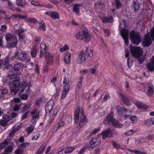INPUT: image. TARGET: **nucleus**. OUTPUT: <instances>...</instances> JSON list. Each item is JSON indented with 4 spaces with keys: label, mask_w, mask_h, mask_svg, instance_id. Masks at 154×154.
<instances>
[{
    "label": "nucleus",
    "mask_w": 154,
    "mask_h": 154,
    "mask_svg": "<svg viewBox=\"0 0 154 154\" xmlns=\"http://www.w3.org/2000/svg\"><path fill=\"white\" fill-rule=\"evenodd\" d=\"M45 146L44 145H42L39 148L37 151V153H39L40 154H42L43 151L45 149Z\"/></svg>",
    "instance_id": "nucleus-47"
},
{
    "label": "nucleus",
    "mask_w": 154,
    "mask_h": 154,
    "mask_svg": "<svg viewBox=\"0 0 154 154\" xmlns=\"http://www.w3.org/2000/svg\"><path fill=\"white\" fill-rule=\"evenodd\" d=\"M51 17L54 19H59L60 17L59 14L57 12L51 11Z\"/></svg>",
    "instance_id": "nucleus-36"
},
{
    "label": "nucleus",
    "mask_w": 154,
    "mask_h": 154,
    "mask_svg": "<svg viewBox=\"0 0 154 154\" xmlns=\"http://www.w3.org/2000/svg\"><path fill=\"white\" fill-rule=\"evenodd\" d=\"M148 89L146 94L148 96H151L153 94L154 92V87L152 84L151 83L148 84Z\"/></svg>",
    "instance_id": "nucleus-20"
},
{
    "label": "nucleus",
    "mask_w": 154,
    "mask_h": 154,
    "mask_svg": "<svg viewBox=\"0 0 154 154\" xmlns=\"http://www.w3.org/2000/svg\"><path fill=\"white\" fill-rule=\"evenodd\" d=\"M74 115L75 123H78L79 120V125L81 128H83L88 122L87 117L85 115L82 109H80V107H77L75 110Z\"/></svg>",
    "instance_id": "nucleus-1"
},
{
    "label": "nucleus",
    "mask_w": 154,
    "mask_h": 154,
    "mask_svg": "<svg viewBox=\"0 0 154 154\" xmlns=\"http://www.w3.org/2000/svg\"><path fill=\"white\" fill-rule=\"evenodd\" d=\"M129 49L131 55L135 58L141 57L143 55V50L139 47L133 46L130 45Z\"/></svg>",
    "instance_id": "nucleus-6"
},
{
    "label": "nucleus",
    "mask_w": 154,
    "mask_h": 154,
    "mask_svg": "<svg viewBox=\"0 0 154 154\" xmlns=\"http://www.w3.org/2000/svg\"><path fill=\"white\" fill-rule=\"evenodd\" d=\"M12 17H14V18L17 19H26L27 17L26 15L23 16L20 14H13L12 15Z\"/></svg>",
    "instance_id": "nucleus-29"
},
{
    "label": "nucleus",
    "mask_w": 154,
    "mask_h": 154,
    "mask_svg": "<svg viewBox=\"0 0 154 154\" xmlns=\"http://www.w3.org/2000/svg\"><path fill=\"white\" fill-rule=\"evenodd\" d=\"M71 60V54L69 53H67L64 56V60L66 63H69Z\"/></svg>",
    "instance_id": "nucleus-25"
},
{
    "label": "nucleus",
    "mask_w": 154,
    "mask_h": 154,
    "mask_svg": "<svg viewBox=\"0 0 154 154\" xmlns=\"http://www.w3.org/2000/svg\"><path fill=\"white\" fill-rule=\"evenodd\" d=\"M29 144V143L27 142H24L20 144L19 145V146L22 149H25L27 145Z\"/></svg>",
    "instance_id": "nucleus-53"
},
{
    "label": "nucleus",
    "mask_w": 154,
    "mask_h": 154,
    "mask_svg": "<svg viewBox=\"0 0 154 154\" xmlns=\"http://www.w3.org/2000/svg\"><path fill=\"white\" fill-rule=\"evenodd\" d=\"M70 85L69 84L67 83L64 86L63 90L69 91V90Z\"/></svg>",
    "instance_id": "nucleus-62"
},
{
    "label": "nucleus",
    "mask_w": 154,
    "mask_h": 154,
    "mask_svg": "<svg viewBox=\"0 0 154 154\" xmlns=\"http://www.w3.org/2000/svg\"><path fill=\"white\" fill-rule=\"evenodd\" d=\"M54 105V101L52 100H49L46 104L45 109L46 112L49 113L52 109Z\"/></svg>",
    "instance_id": "nucleus-15"
},
{
    "label": "nucleus",
    "mask_w": 154,
    "mask_h": 154,
    "mask_svg": "<svg viewBox=\"0 0 154 154\" xmlns=\"http://www.w3.org/2000/svg\"><path fill=\"white\" fill-rule=\"evenodd\" d=\"M149 36L152 40L154 42V27L150 29Z\"/></svg>",
    "instance_id": "nucleus-44"
},
{
    "label": "nucleus",
    "mask_w": 154,
    "mask_h": 154,
    "mask_svg": "<svg viewBox=\"0 0 154 154\" xmlns=\"http://www.w3.org/2000/svg\"><path fill=\"white\" fill-rule=\"evenodd\" d=\"M4 120H5L8 123L9 122L10 120H11V116L7 114H5L3 116L2 119Z\"/></svg>",
    "instance_id": "nucleus-43"
},
{
    "label": "nucleus",
    "mask_w": 154,
    "mask_h": 154,
    "mask_svg": "<svg viewBox=\"0 0 154 154\" xmlns=\"http://www.w3.org/2000/svg\"><path fill=\"white\" fill-rule=\"evenodd\" d=\"M130 117V119L131 121V123L132 124H136L137 122V118L136 116H129Z\"/></svg>",
    "instance_id": "nucleus-40"
},
{
    "label": "nucleus",
    "mask_w": 154,
    "mask_h": 154,
    "mask_svg": "<svg viewBox=\"0 0 154 154\" xmlns=\"http://www.w3.org/2000/svg\"><path fill=\"white\" fill-rule=\"evenodd\" d=\"M29 111H28L26 112H25L24 114L21 117V119L22 120H24L27 118L28 116V114L29 113Z\"/></svg>",
    "instance_id": "nucleus-48"
},
{
    "label": "nucleus",
    "mask_w": 154,
    "mask_h": 154,
    "mask_svg": "<svg viewBox=\"0 0 154 154\" xmlns=\"http://www.w3.org/2000/svg\"><path fill=\"white\" fill-rule=\"evenodd\" d=\"M21 67V64L18 63H16L14 64L13 68L14 70L16 71H18Z\"/></svg>",
    "instance_id": "nucleus-41"
},
{
    "label": "nucleus",
    "mask_w": 154,
    "mask_h": 154,
    "mask_svg": "<svg viewBox=\"0 0 154 154\" xmlns=\"http://www.w3.org/2000/svg\"><path fill=\"white\" fill-rule=\"evenodd\" d=\"M68 92H69L68 91L63 90L62 92L61 96V98L63 99L66 96Z\"/></svg>",
    "instance_id": "nucleus-60"
},
{
    "label": "nucleus",
    "mask_w": 154,
    "mask_h": 154,
    "mask_svg": "<svg viewBox=\"0 0 154 154\" xmlns=\"http://www.w3.org/2000/svg\"><path fill=\"white\" fill-rule=\"evenodd\" d=\"M112 124L113 126L115 127L120 128L123 127V125L116 119L114 120Z\"/></svg>",
    "instance_id": "nucleus-27"
},
{
    "label": "nucleus",
    "mask_w": 154,
    "mask_h": 154,
    "mask_svg": "<svg viewBox=\"0 0 154 154\" xmlns=\"http://www.w3.org/2000/svg\"><path fill=\"white\" fill-rule=\"evenodd\" d=\"M133 63L134 62L131 59H130L129 58H128L127 59V65L129 67H131L133 66Z\"/></svg>",
    "instance_id": "nucleus-54"
},
{
    "label": "nucleus",
    "mask_w": 154,
    "mask_h": 154,
    "mask_svg": "<svg viewBox=\"0 0 154 154\" xmlns=\"http://www.w3.org/2000/svg\"><path fill=\"white\" fill-rule=\"evenodd\" d=\"M152 40L149 35H146L143 41L142 44L143 47H145L149 46L152 44Z\"/></svg>",
    "instance_id": "nucleus-13"
},
{
    "label": "nucleus",
    "mask_w": 154,
    "mask_h": 154,
    "mask_svg": "<svg viewBox=\"0 0 154 154\" xmlns=\"http://www.w3.org/2000/svg\"><path fill=\"white\" fill-rule=\"evenodd\" d=\"M116 109L119 115L124 116V119H126L127 117H128L129 116H128L125 114L128 112L127 109L124 107H121L120 105H117L116 106Z\"/></svg>",
    "instance_id": "nucleus-9"
},
{
    "label": "nucleus",
    "mask_w": 154,
    "mask_h": 154,
    "mask_svg": "<svg viewBox=\"0 0 154 154\" xmlns=\"http://www.w3.org/2000/svg\"><path fill=\"white\" fill-rule=\"evenodd\" d=\"M8 124H9V123H8L5 120L3 119L0 120V125L4 127L6 126Z\"/></svg>",
    "instance_id": "nucleus-52"
},
{
    "label": "nucleus",
    "mask_w": 154,
    "mask_h": 154,
    "mask_svg": "<svg viewBox=\"0 0 154 154\" xmlns=\"http://www.w3.org/2000/svg\"><path fill=\"white\" fill-rule=\"evenodd\" d=\"M43 97L36 99L35 100V104L38 106H40L43 101Z\"/></svg>",
    "instance_id": "nucleus-39"
},
{
    "label": "nucleus",
    "mask_w": 154,
    "mask_h": 154,
    "mask_svg": "<svg viewBox=\"0 0 154 154\" xmlns=\"http://www.w3.org/2000/svg\"><path fill=\"white\" fill-rule=\"evenodd\" d=\"M69 47L67 45H65L62 48H60V52H63L69 49Z\"/></svg>",
    "instance_id": "nucleus-55"
},
{
    "label": "nucleus",
    "mask_w": 154,
    "mask_h": 154,
    "mask_svg": "<svg viewBox=\"0 0 154 154\" xmlns=\"http://www.w3.org/2000/svg\"><path fill=\"white\" fill-rule=\"evenodd\" d=\"M41 25H40L39 26V29H43V31H45L46 30V28L45 27V22L44 20H42L41 21Z\"/></svg>",
    "instance_id": "nucleus-45"
},
{
    "label": "nucleus",
    "mask_w": 154,
    "mask_h": 154,
    "mask_svg": "<svg viewBox=\"0 0 154 154\" xmlns=\"http://www.w3.org/2000/svg\"><path fill=\"white\" fill-rule=\"evenodd\" d=\"M140 4L138 0H133L132 6L135 12H137L140 7Z\"/></svg>",
    "instance_id": "nucleus-16"
},
{
    "label": "nucleus",
    "mask_w": 154,
    "mask_h": 154,
    "mask_svg": "<svg viewBox=\"0 0 154 154\" xmlns=\"http://www.w3.org/2000/svg\"><path fill=\"white\" fill-rule=\"evenodd\" d=\"M8 85L11 95H14L16 94L20 91L23 92L26 87L27 85L25 82L20 85L19 80L15 79L12 82H10Z\"/></svg>",
    "instance_id": "nucleus-2"
},
{
    "label": "nucleus",
    "mask_w": 154,
    "mask_h": 154,
    "mask_svg": "<svg viewBox=\"0 0 154 154\" xmlns=\"http://www.w3.org/2000/svg\"><path fill=\"white\" fill-rule=\"evenodd\" d=\"M54 58L52 56H49L46 57L45 60L47 62V64H51L53 62Z\"/></svg>",
    "instance_id": "nucleus-32"
},
{
    "label": "nucleus",
    "mask_w": 154,
    "mask_h": 154,
    "mask_svg": "<svg viewBox=\"0 0 154 154\" xmlns=\"http://www.w3.org/2000/svg\"><path fill=\"white\" fill-rule=\"evenodd\" d=\"M103 23H111L113 20L112 16H110L108 17H103L101 18Z\"/></svg>",
    "instance_id": "nucleus-19"
},
{
    "label": "nucleus",
    "mask_w": 154,
    "mask_h": 154,
    "mask_svg": "<svg viewBox=\"0 0 154 154\" xmlns=\"http://www.w3.org/2000/svg\"><path fill=\"white\" fill-rule=\"evenodd\" d=\"M114 115L113 112L111 111L110 113H109L107 116V118L103 121V123L104 124L107 125L110 123H111L113 122L114 120H115V119L113 118V115Z\"/></svg>",
    "instance_id": "nucleus-11"
},
{
    "label": "nucleus",
    "mask_w": 154,
    "mask_h": 154,
    "mask_svg": "<svg viewBox=\"0 0 154 154\" xmlns=\"http://www.w3.org/2000/svg\"><path fill=\"white\" fill-rule=\"evenodd\" d=\"M16 3L17 5L23 7L25 5L26 1L25 0H16Z\"/></svg>",
    "instance_id": "nucleus-37"
},
{
    "label": "nucleus",
    "mask_w": 154,
    "mask_h": 154,
    "mask_svg": "<svg viewBox=\"0 0 154 154\" xmlns=\"http://www.w3.org/2000/svg\"><path fill=\"white\" fill-rule=\"evenodd\" d=\"M31 105L32 104L30 102L23 104V106L22 107L20 111L21 113H23L25 112L28 111V109L31 107Z\"/></svg>",
    "instance_id": "nucleus-18"
},
{
    "label": "nucleus",
    "mask_w": 154,
    "mask_h": 154,
    "mask_svg": "<svg viewBox=\"0 0 154 154\" xmlns=\"http://www.w3.org/2000/svg\"><path fill=\"white\" fill-rule=\"evenodd\" d=\"M21 105V104H16L14 107V110L15 111H18L19 110L20 108Z\"/></svg>",
    "instance_id": "nucleus-57"
},
{
    "label": "nucleus",
    "mask_w": 154,
    "mask_h": 154,
    "mask_svg": "<svg viewBox=\"0 0 154 154\" xmlns=\"http://www.w3.org/2000/svg\"><path fill=\"white\" fill-rule=\"evenodd\" d=\"M26 20L27 21H29L31 23H36L37 22V20L34 18H29L27 19H26Z\"/></svg>",
    "instance_id": "nucleus-56"
},
{
    "label": "nucleus",
    "mask_w": 154,
    "mask_h": 154,
    "mask_svg": "<svg viewBox=\"0 0 154 154\" xmlns=\"http://www.w3.org/2000/svg\"><path fill=\"white\" fill-rule=\"evenodd\" d=\"M73 11L74 12H75L76 14H78L79 13V6H80L79 4H75L73 5Z\"/></svg>",
    "instance_id": "nucleus-30"
},
{
    "label": "nucleus",
    "mask_w": 154,
    "mask_h": 154,
    "mask_svg": "<svg viewBox=\"0 0 154 154\" xmlns=\"http://www.w3.org/2000/svg\"><path fill=\"white\" fill-rule=\"evenodd\" d=\"M137 105L138 108L144 110L146 109L147 108V106L146 104L141 102H137Z\"/></svg>",
    "instance_id": "nucleus-35"
},
{
    "label": "nucleus",
    "mask_w": 154,
    "mask_h": 154,
    "mask_svg": "<svg viewBox=\"0 0 154 154\" xmlns=\"http://www.w3.org/2000/svg\"><path fill=\"white\" fill-rule=\"evenodd\" d=\"M17 43L18 40L16 39L15 40L10 44V45L11 47L14 48L17 45Z\"/></svg>",
    "instance_id": "nucleus-58"
},
{
    "label": "nucleus",
    "mask_w": 154,
    "mask_h": 154,
    "mask_svg": "<svg viewBox=\"0 0 154 154\" xmlns=\"http://www.w3.org/2000/svg\"><path fill=\"white\" fill-rule=\"evenodd\" d=\"M64 148L67 151V153L72 152L75 149V148L74 147L70 146L65 147Z\"/></svg>",
    "instance_id": "nucleus-49"
},
{
    "label": "nucleus",
    "mask_w": 154,
    "mask_h": 154,
    "mask_svg": "<svg viewBox=\"0 0 154 154\" xmlns=\"http://www.w3.org/2000/svg\"><path fill=\"white\" fill-rule=\"evenodd\" d=\"M128 29L125 28L122 29L120 31V34L125 41V44L127 45L128 44Z\"/></svg>",
    "instance_id": "nucleus-8"
},
{
    "label": "nucleus",
    "mask_w": 154,
    "mask_h": 154,
    "mask_svg": "<svg viewBox=\"0 0 154 154\" xmlns=\"http://www.w3.org/2000/svg\"><path fill=\"white\" fill-rule=\"evenodd\" d=\"M66 151L64 148L59 151L58 154H66Z\"/></svg>",
    "instance_id": "nucleus-64"
},
{
    "label": "nucleus",
    "mask_w": 154,
    "mask_h": 154,
    "mask_svg": "<svg viewBox=\"0 0 154 154\" xmlns=\"http://www.w3.org/2000/svg\"><path fill=\"white\" fill-rule=\"evenodd\" d=\"M12 145H14V143L13 142H12L11 143V145L5 148L4 150V152L5 153H8L11 152L13 150V146Z\"/></svg>",
    "instance_id": "nucleus-31"
},
{
    "label": "nucleus",
    "mask_w": 154,
    "mask_h": 154,
    "mask_svg": "<svg viewBox=\"0 0 154 154\" xmlns=\"http://www.w3.org/2000/svg\"><path fill=\"white\" fill-rule=\"evenodd\" d=\"M24 30L22 27H20L19 29H16L14 32L16 35L19 36L24 33Z\"/></svg>",
    "instance_id": "nucleus-34"
},
{
    "label": "nucleus",
    "mask_w": 154,
    "mask_h": 154,
    "mask_svg": "<svg viewBox=\"0 0 154 154\" xmlns=\"http://www.w3.org/2000/svg\"><path fill=\"white\" fill-rule=\"evenodd\" d=\"M119 95L121 100L125 105L128 106L131 105V102L127 97L122 93H120Z\"/></svg>",
    "instance_id": "nucleus-17"
},
{
    "label": "nucleus",
    "mask_w": 154,
    "mask_h": 154,
    "mask_svg": "<svg viewBox=\"0 0 154 154\" xmlns=\"http://www.w3.org/2000/svg\"><path fill=\"white\" fill-rule=\"evenodd\" d=\"M20 127L18 126L17 125H15V127H14L13 130L10 133L8 136L10 137H13L14 136V134L15 132L20 128Z\"/></svg>",
    "instance_id": "nucleus-24"
},
{
    "label": "nucleus",
    "mask_w": 154,
    "mask_h": 154,
    "mask_svg": "<svg viewBox=\"0 0 154 154\" xmlns=\"http://www.w3.org/2000/svg\"><path fill=\"white\" fill-rule=\"evenodd\" d=\"M103 32L105 34L107 35V36H108L110 34V30L109 29L106 28V29H104L103 30Z\"/></svg>",
    "instance_id": "nucleus-61"
},
{
    "label": "nucleus",
    "mask_w": 154,
    "mask_h": 154,
    "mask_svg": "<svg viewBox=\"0 0 154 154\" xmlns=\"http://www.w3.org/2000/svg\"><path fill=\"white\" fill-rule=\"evenodd\" d=\"M93 48L92 47H89L86 48L85 54L89 57H92L93 54Z\"/></svg>",
    "instance_id": "nucleus-22"
},
{
    "label": "nucleus",
    "mask_w": 154,
    "mask_h": 154,
    "mask_svg": "<svg viewBox=\"0 0 154 154\" xmlns=\"http://www.w3.org/2000/svg\"><path fill=\"white\" fill-rule=\"evenodd\" d=\"M100 138L98 137L97 138L94 137L92 139L89 143L90 146H89V149L94 148L100 143Z\"/></svg>",
    "instance_id": "nucleus-10"
},
{
    "label": "nucleus",
    "mask_w": 154,
    "mask_h": 154,
    "mask_svg": "<svg viewBox=\"0 0 154 154\" xmlns=\"http://www.w3.org/2000/svg\"><path fill=\"white\" fill-rule=\"evenodd\" d=\"M128 151L132 152H134L135 154H147L146 152H144L141 151L140 150L136 149H128Z\"/></svg>",
    "instance_id": "nucleus-38"
},
{
    "label": "nucleus",
    "mask_w": 154,
    "mask_h": 154,
    "mask_svg": "<svg viewBox=\"0 0 154 154\" xmlns=\"http://www.w3.org/2000/svg\"><path fill=\"white\" fill-rule=\"evenodd\" d=\"M49 69V67L48 65H46L43 67L42 70L44 72L46 73L48 72Z\"/></svg>",
    "instance_id": "nucleus-63"
},
{
    "label": "nucleus",
    "mask_w": 154,
    "mask_h": 154,
    "mask_svg": "<svg viewBox=\"0 0 154 154\" xmlns=\"http://www.w3.org/2000/svg\"><path fill=\"white\" fill-rule=\"evenodd\" d=\"M37 53L36 46L35 45L32 47L31 50V55L32 58L36 57Z\"/></svg>",
    "instance_id": "nucleus-23"
},
{
    "label": "nucleus",
    "mask_w": 154,
    "mask_h": 154,
    "mask_svg": "<svg viewBox=\"0 0 154 154\" xmlns=\"http://www.w3.org/2000/svg\"><path fill=\"white\" fill-rule=\"evenodd\" d=\"M118 134L117 132L113 129H107L102 131L101 133L98 135V137H101L102 136L103 140H105L107 138H111Z\"/></svg>",
    "instance_id": "nucleus-3"
},
{
    "label": "nucleus",
    "mask_w": 154,
    "mask_h": 154,
    "mask_svg": "<svg viewBox=\"0 0 154 154\" xmlns=\"http://www.w3.org/2000/svg\"><path fill=\"white\" fill-rule=\"evenodd\" d=\"M146 66L148 70L150 72L154 70V64H152L148 62L146 65Z\"/></svg>",
    "instance_id": "nucleus-42"
},
{
    "label": "nucleus",
    "mask_w": 154,
    "mask_h": 154,
    "mask_svg": "<svg viewBox=\"0 0 154 154\" xmlns=\"http://www.w3.org/2000/svg\"><path fill=\"white\" fill-rule=\"evenodd\" d=\"M69 119V117H66L63 116L59 120L58 123V128L63 126L65 124H67L69 122V121L68 120Z\"/></svg>",
    "instance_id": "nucleus-14"
},
{
    "label": "nucleus",
    "mask_w": 154,
    "mask_h": 154,
    "mask_svg": "<svg viewBox=\"0 0 154 154\" xmlns=\"http://www.w3.org/2000/svg\"><path fill=\"white\" fill-rule=\"evenodd\" d=\"M115 6L117 9L119 8L122 6V4L119 0H115Z\"/></svg>",
    "instance_id": "nucleus-51"
},
{
    "label": "nucleus",
    "mask_w": 154,
    "mask_h": 154,
    "mask_svg": "<svg viewBox=\"0 0 154 154\" xmlns=\"http://www.w3.org/2000/svg\"><path fill=\"white\" fill-rule=\"evenodd\" d=\"M5 38L7 41H10L13 38V35L10 33H7L6 35Z\"/></svg>",
    "instance_id": "nucleus-46"
},
{
    "label": "nucleus",
    "mask_w": 154,
    "mask_h": 154,
    "mask_svg": "<svg viewBox=\"0 0 154 154\" xmlns=\"http://www.w3.org/2000/svg\"><path fill=\"white\" fill-rule=\"evenodd\" d=\"M151 119H149L145 120L144 121L145 124L148 126H151L152 125V123H151Z\"/></svg>",
    "instance_id": "nucleus-50"
},
{
    "label": "nucleus",
    "mask_w": 154,
    "mask_h": 154,
    "mask_svg": "<svg viewBox=\"0 0 154 154\" xmlns=\"http://www.w3.org/2000/svg\"><path fill=\"white\" fill-rule=\"evenodd\" d=\"M39 112H38L36 114L33 116L31 118V121L33 124L36 123L37 121L38 120L39 118Z\"/></svg>",
    "instance_id": "nucleus-26"
},
{
    "label": "nucleus",
    "mask_w": 154,
    "mask_h": 154,
    "mask_svg": "<svg viewBox=\"0 0 154 154\" xmlns=\"http://www.w3.org/2000/svg\"><path fill=\"white\" fill-rule=\"evenodd\" d=\"M85 55V54L82 52L79 54L77 60L79 63H81L85 61L86 60Z\"/></svg>",
    "instance_id": "nucleus-21"
},
{
    "label": "nucleus",
    "mask_w": 154,
    "mask_h": 154,
    "mask_svg": "<svg viewBox=\"0 0 154 154\" xmlns=\"http://www.w3.org/2000/svg\"><path fill=\"white\" fill-rule=\"evenodd\" d=\"M40 57H41L47 51L48 47L46 45L44 42H42L40 45Z\"/></svg>",
    "instance_id": "nucleus-12"
},
{
    "label": "nucleus",
    "mask_w": 154,
    "mask_h": 154,
    "mask_svg": "<svg viewBox=\"0 0 154 154\" xmlns=\"http://www.w3.org/2000/svg\"><path fill=\"white\" fill-rule=\"evenodd\" d=\"M27 53L24 51H21V52L17 51L15 53V55L18 59L23 61L29 62L30 61V58H27L26 56Z\"/></svg>",
    "instance_id": "nucleus-7"
},
{
    "label": "nucleus",
    "mask_w": 154,
    "mask_h": 154,
    "mask_svg": "<svg viewBox=\"0 0 154 154\" xmlns=\"http://www.w3.org/2000/svg\"><path fill=\"white\" fill-rule=\"evenodd\" d=\"M8 92V90L6 88L0 89V97L7 95Z\"/></svg>",
    "instance_id": "nucleus-33"
},
{
    "label": "nucleus",
    "mask_w": 154,
    "mask_h": 154,
    "mask_svg": "<svg viewBox=\"0 0 154 154\" xmlns=\"http://www.w3.org/2000/svg\"><path fill=\"white\" fill-rule=\"evenodd\" d=\"M130 38L132 43L134 45H138L141 41L140 34L137 31L132 30L130 32Z\"/></svg>",
    "instance_id": "nucleus-5"
},
{
    "label": "nucleus",
    "mask_w": 154,
    "mask_h": 154,
    "mask_svg": "<svg viewBox=\"0 0 154 154\" xmlns=\"http://www.w3.org/2000/svg\"><path fill=\"white\" fill-rule=\"evenodd\" d=\"M8 139H6L3 142L0 143V149H3L5 147L9 144V142L8 141Z\"/></svg>",
    "instance_id": "nucleus-28"
},
{
    "label": "nucleus",
    "mask_w": 154,
    "mask_h": 154,
    "mask_svg": "<svg viewBox=\"0 0 154 154\" xmlns=\"http://www.w3.org/2000/svg\"><path fill=\"white\" fill-rule=\"evenodd\" d=\"M75 38L79 40H84L86 42H89L91 40V36L88 32L83 30L77 33L75 35Z\"/></svg>",
    "instance_id": "nucleus-4"
},
{
    "label": "nucleus",
    "mask_w": 154,
    "mask_h": 154,
    "mask_svg": "<svg viewBox=\"0 0 154 154\" xmlns=\"http://www.w3.org/2000/svg\"><path fill=\"white\" fill-rule=\"evenodd\" d=\"M112 143L114 147L116 149H119L120 148V145L119 144L116 143L114 141H112Z\"/></svg>",
    "instance_id": "nucleus-59"
}]
</instances>
